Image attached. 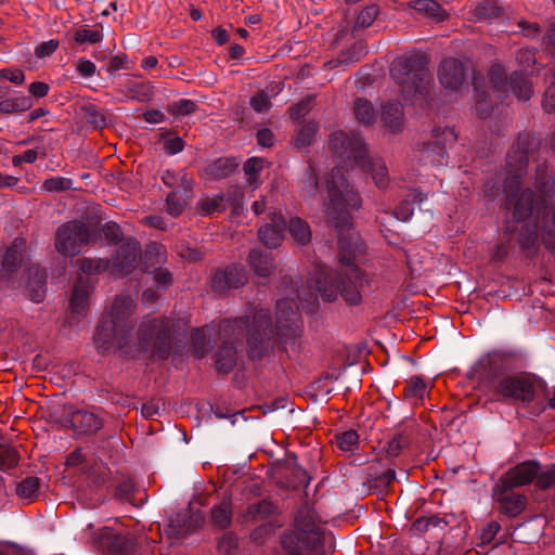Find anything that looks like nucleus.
<instances>
[{"label": "nucleus", "instance_id": "2f4dec72", "mask_svg": "<svg viewBox=\"0 0 555 555\" xmlns=\"http://www.w3.org/2000/svg\"><path fill=\"white\" fill-rule=\"evenodd\" d=\"M39 487L40 480L38 477H27L17 485L16 493L22 499L34 500L38 496Z\"/></svg>", "mask_w": 555, "mask_h": 555}, {"label": "nucleus", "instance_id": "473e14b6", "mask_svg": "<svg viewBox=\"0 0 555 555\" xmlns=\"http://www.w3.org/2000/svg\"><path fill=\"white\" fill-rule=\"evenodd\" d=\"M264 160L262 158L253 157L244 164V171L249 185L256 188L258 185L259 173L263 169Z\"/></svg>", "mask_w": 555, "mask_h": 555}, {"label": "nucleus", "instance_id": "13d9d810", "mask_svg": "<svg viewBox=\"0 0 555 555\" xmlns=\"http://www.w3.org/2000/svg\"><path fill=\"white\" fill-rule=\"evenodd\" d=\"M501 530V526L496 521L489 522L481 532V541L483 544L491 543L499 531Z\"/></svg>", "mask_w": 555, "mask_h": 555}, {"label": "nucleus", "instance_id": "de8ad7c7", "mask_svg": "<svg viewBox=\"0 0 555 555\" xmlns=\"http://www.w3.org/2000/svg\"><path fill=\"white\" fill-rule=\"evenodd\" d=\"M218 547L221 553L233 555L238 547L237 538L232 532H227L220 539Z\"/></svg>", "mask_w": 555, "mask_h": 555}, {"label": "nucleus", "instance_id": "c85d7f7f", "mask_svg": "<svg viewBox=\"0 0 555 555\" xmlns=\"http://www.w3.org/2000/svg\"><path fill=\"white\" fill-rule=\"evenodd\" d=\"M289 233L293 238L301 245H305L311 240V231L306 221L300 218H292L288 223Z\"/></svg>", "mask_w": 555, "mask_h": 555}, {"label": "nucleus", "instance_id": "7c9ffc66", "mask_svg": "<svg viewBox=\"0 0 555 555\" xmlns=\"http://www.w3.org/2000/svg\"><path fill=\"white\" fill-rule=\"evenodd\" d=\"M211 519L221 529L228 528L232 521L231 503L223 501L211 509Z\"/></svg>", "mask_w": 555, "mask_h": 555}, {"label": "nucleus", "instance_id": "49530a36", "mask_svg": "<svg viewBox=\"0 0 555 555\" xmlns=\"http://www.w3.org/2000/svg\"><path fill=\"white\" fill-rule=\"evenodd\" d=\"M186 205V199L178 195V191H173L167 196V210L171 216H179Z\"/></svg>", "mask_w": 555, "mask_h": 555}, {"label": "nucleus", "instance_id": "9b49d317", "mask_svg": "<svg viewBox=\"0 0 555 555\" xmlns=\"http://www.w3.org/2000/svg\"><path fill=\"white\" fill-rule=\"evenodd\" d=\"M489 80L493 91H505L509 87L518 100L527 101L532 94V86L522 74L515 73L507 81L503 67L498 64L491 67Z\"/></svg>", "mask_w": 555, "mask_h": 555}, {"label": "nucleus", "instance_id": "a211bd4d", "mask_svg": "<svg viewBox=\"0 0 555 555\" xmlns=\"http://www.w3.org/2000/svg\"><path fill=\"white\" fill-rule=\"evenodd\" d=\"M493 498L499 503L501 513L509 516H518L527 505V498L520 493H513L511 490H499L498 482L493 487Z\"/></svg>", "mask_w": 555, "mask_h": 555}, {"label": "nucleus", "instance_id": "7ed1b4c3", "mask_svg": "<svg viewBox=\"0 0 555 555\" xmlns=\"http://www.w3.org/2000/svg\"><path fill=\"white\" fill-rule=\"evenodd\" d=\"M330 144L338 157L347 160L352 159L356 165L370 172L378 189H384L388 185V170L384 162L379 158L366 157L365 144L358 133L334 132Z\"/></svg>", "mask_w": 555, "mask_h": 555}, {"label": "nucleus", "instance_id": "bf43d9fd", "mask_svg": "<svg viewBox=\"0 0 555 555\" xmlns=\"http://www.w3.org/2000/svg\"><path fill=\"white\" fill-rule=\"evenodd\" d=\"M408 443V440L402 436L398 435L393 437L389 442L387 447V453L390 456H398L403 449V447Z\"/></svg>", "mask_w": 555, "mask_h": 555}, {"label": "nucleus", "instance_id": "09e8293b", "mask_svg": "<svg viewBox=\"0 0 555 555\" xmlns=\"http://www.w3.org/2000/svg\"><path fill=\"white\" fill-rule=\"evenodd\" d=\"M306 178L307 181L305 182L302 186V192L307 197H312L315 195L318 189H319V180L315 176L314 169L309 166L306 170Z\"/></svg>", "mask_w": 555, "mask_h": 555}, {"label": "nucleus", "instance_id": "5701e85b", "mask_svg": "<svg viewBox=\"0 0 555 555\" xmlns=\"http://www.w3.org/2000/svg\"><path fill=\"white\" fill-rule=\"evenodd\" d=\"M382 119L384 125L392 132L399 131L403 122L402 107L398 103H389L384 107Z\"/></svg>", "mask_w": 555, "mask_h": 555}, {"label": "nucleus", "instance_id": "39448f33", "mask_svg": "<svg viewBox=\"0 0 555 555\" xmlns=\"http://www.w3.org/2000/svg\"><path fill=\"white\" fill-rule=\"evenodd\" d=\"M390 73L406 100L426 94L433 81L428 68L417 56L396 59L391 64Z\"/></svg>", "mask_w": 555, "mask_h": 555}, {"label": "nucleus", "instance_id": "2eb2a0df", "mask_svg": "<svg viewBox=\"0 0 555 555\" xmlns=\"http://www.w3.org/2000/svg\"><path fill=\"white\" fill-rule=\"evenodd\" d=\"M232 193L233 198L231 196L225 198L222 194H216L211 196L205 195L197 202L196 209L201 215L209 216L215 212L224 210L228 206L233 208L241 207V191L238 189H234Z\"/></svg>", "mask_w": 555, "mask_h": 555}, {"label": "nucleus", "instance_id": "4d7b16f0", "mask_svg": "<svg viewBox=\"0 0 555 555\" xmlns=\"http://www.w3.org/2000/svg\"><path fill=\"white\" fill-rule=\"evenodd\" d=\"M250 106L258 113H261L270 107L269 96L266 92L261 91L250 99Z\"/></svg>", "mask_w": 555, "mask_h": 555}, {"label": "nucleus", "instance_id": "f03ea898", "mask_svg": "<svg viewBox=\"0 0 555 555\" xmlns=\"http://www.w3.org/2000/svg\"><path fill=\"white\" fill-rule=\"evenodd\" d=\"M328 204L326 215L338 230L339 260L347 267L340 283L335 288L319 287L322 297L327 301L336 299L340 293L350 304H358L361 292L367 284L361 270L352 264L354 258L363 251V244L351 227V214L361 207L362 199L348 184L344 169L336 167L326 182Z\"/></svg>", "mask_w": 555, "mask_h": 555}, {"label": "nucleus", "instance_id": "cd10ccee", "mask_svg": "<svg viewBox=\"0 0 555 555\" xmlns=\"http://www.w3.org/2000/svg\"><path fill=\"white\" fill-rule=\"evenodd\" d=\"M31 106V99L25 95H18L0 101V112L3 114L25 112Z\"/></svg>", "mask_w": 555, "mask_h": 555}, {"label": "nucleus", "instance_id": "4be33fe9", "mask_svg": "<svg viewBox=\"0 0 555 555\" xmlns=\"http://www.w3.org/2000/svg\"><path fill=\"white\" fill-rule=\"evenodd\" d=\"M249 264L257 275L263 278L269 276L274 267L272 258L258 249L250 251Z\"/></svg>", "mask_w": 555, "mask_h": 555}, {"label": "nucleus", "instance_id": "3c124183", "mask_svg": "<svg viewBox=\"0 0 555 555\" xmlns=\"http://www.w3.org/2000/svg\"><path fill=\"white\" fill-rule=\"evenodd\" d=\"M59 46L60 42L56 39L43 41L35 48V55L39 59L50 56L57 50Z\"/></svg>", "mask_w": 555, "mask_h": 555}, {"label": "nucleus", "instance_id": "774afa93", "mask_svg": "<svg viewBox=\"0 0 555 555\" xmlns=\"http://www.w3.org/2000/svg\"><path fill=\"white\" fill-rule=\"evenodd\" d=\"M29 92L36 98H43L49 92V86L46 82L36 81L29 85Z\"/></svg>", "mask_w": 555, "mask_h": 555}, {"label": "nucleus", "instance_id": "ea45409f", "mask_svg": "<svg viewBox=\"0 0 555 555\" xmlns=\"http://www.w3.org/2000/svg\"><path fill=\"white\" fill-rule=\"evenodd\" d=\"M197 105L192 100L181 99L168 105V112L173 116H186L195 112Z\"/></svg>", "mask_w": 555, "mask_h": 555}, {"label": "nucleus", "instance_id": "20e7f679", "mask_svg": "<svg viewBox=\"0 0 555 555\" xmlns=\"http://www.w3.org/2000/svg\"><path fill=\"white\" fill-rule=\"evenodd\" d=\"M491 389L504 398H509L528 408L544 409L546 385L543 380L527 375H504L490 380Z\"/></svg>", "mask_w": 555, "mask_h": 555}, {"label": "nucleus", "instance_id": "338daca9", "mask_svg": "<svg viewBox=\"0 0 555 555\" xmlns=\"http://www.w3.org/2000/svg\"><path fill=\"white\" fill-rule=\"evenodd\" d=\"M257 142L263 147L273 145V133L270 129H262L257 132Z\"/></svg>", "mask_w": 555, "mask_h": 555}, {"label": "nucleus", "instance_id": "1a4fd4ad", "mask_svg": "<svg viewBox=\"0 0 555 555\" xmlns=\"http://www.w3.org/2000/svg\"><path fill=\"white\" fill-rule=\"evenodd\" d=\"M93 231L82 221H69L62 224L55 233V248L65 257H74L88 245Z\"/></svg>", "mask_w": 555, "mask_h": 555}, {"label": "nucleus", "instance_id": "58836bf2", "mask_svg": "<svg viewBox=\"0 0 555 555\" xmlns=\"http://www.w3.org/2000/svg\"><path fill=\"white\" fill-rule=\"evenodd\" d=\"M191 341L193 353L197 358H203L206 353L207 333L205 328H193L191 332Z\"/></svg>", "mask_w": 555, "mask_h": 555}, {"label": "nucleus", "instance_id": "412c9836", "mask_svg": "<svg viewBox=\"0 0 555 555\" xmlns=\"http://www.w3.org/2000/svg\"><path fill=\"white\" fill-rule=\"evenodd\" d=\"M214 358L218 371L222 373L230 372L236 363V348L234 347V341H224L215 353Z\"/></svg>", "mask_w": 555, "mask_h": 555}, {"label": "nucleus", "instance_id": "79ce46f5", "mask_svg": "<svg viewBox=\"0 0 555 555\" xmlns=\"http://www.w3.org/2000/svg\"><path fill=\"white\" fill-rule=\"evenodd\" d=\"M276 526L278 525L275 522L268 521L263 524H257V527L250 533V539L257 544H262L267 538L273 533Z\"/></svg>", "mask_w": 555, "mask_h": 555}, {"label": "nucleus", "instance_id": "f3484780", "mask_svg": "<svg viewBox=\"0 0 555 555\" xmlns=\"http://www.w3.org/2000/svg\"><path fill=\"white\" fill-rule=\"evenodd\" d=\"M66 423L79 435H92L103 426L102 420L93 412L76 410L68 414Z\"/></svg>", "mask_w": 555, "mask_h": 555}, {"label": "nucleus", "instance_id": "680f3d73", "mask_svg": "<svg viewBox=\"0 0 555 555\" xmlns=\"http://www.w3.org/2000/svg\"><path fill=\"white\" fill-rule=\"evenodd\" d=\"M154 282L160 288H167L172 282V275L167 269H157L154 273Z\"/></svg>", "mask_w": 555, "mask_h": 555}, {"label": "nucleus", "instance_id": "052dcab7", "mask_svg": "<svg viewBox=\"0 0 555 555\" xmlns=\"http://www.w3.org/2000/svg\"><path fill=\"white\" fill-rule=\"evenodd\" d=\"M39 152L37 150H27L23 154L14 155L12 158L13 166L17 167L23 163L33 164L37 160Z\"/></svg>", "mask_w": 555, "mask_h": 555}, {"label": "nucleus", "instance_id": "72a5a7b5", "mask_svg": "<svg viewBox=\"0 0 555 555\" xmlns=\"http://www.w3.org/2000/svg\"><path fill=\"white\" fill-rule=\"evenodd\" d=\"M473 85L476 90V113L480 118H486L490 115L491 104L488 101V94L485 91L479 90L478 77H473Z\"/></svg>", "mask_w": 555, "mask_h": 555}, {"label": "nucleus", "instance_id": "dca6fc26", "mask_svg": "<svg viewBox=\"0 0 555 555\" xmlns=\"http://www.w3.org/2000/svg\"><path fill=\"white\" fill-rule=\"evenodd\" d=\"M247 281V274L244 268L240 266H230L223 271H218L211 281V287L217 293H223L230 288L243 286Z\"/></svg>", "mask_w": 555, "mask_h": 555}, {"label": "nucleus", "instance_id": "37998d69", "mask_svg": "<svg viewBox=\"0 0 555 555\" xmlns=\"http://www.w3.org/2000/svg\"><path fill=\"white\" fill-rule=\"evenodd\" d=\"M337 446L343 451H352L358 446L359 436L354 430H347L336 436Z\"/></svg>", "mask_w": 555, "mask_h": 555}, {"label": "nucleus", "instance_id": "bb28decb", "mask_svg": "<svg viewBox=\"0 0 555 555\" xmlns=\"http://www.w3.org/2000/svg\"><path fill=\"white\" fill-rule=\"evenodd\" d=\"M410 7L415 11L425 14L426 16L434 17L437 20H443L446 12L440 4L435 0H414L411 1Z\"/></svg>", "mask_w": 555, "mask_h": 555}, {"label": "nucleus", "instance_id": "a19ab883", "mask_svg": "<svg viewBox=\"0 0 555 555\" xmlns=\"http://www.w3.org/2000/svg\"><path fill=\"white\" fill-rule=\"evenodd\" d=\"M18 455L14 448L0 446V469H10L17 465Z\"/></svg>", "mask_w": 555, "mask_h": 555}, {"label": "nucleus", "instance_id": "8fccbe9b", "mask_svg": "<svg viewBox=\"0 0 555 555\" xmlns=\"http://www.w3.org/2000/svg\"><path fill=\"white\" fill-rule=\"evenodd\" d=\"M537 486L546 490L555 486V466L547 468L544 472H538V476L535 477Z\"/></svg>", "mask_w": 555, "mask_h": 555}, {"label": "nucleus", "instance_id": "f257e3e1", "mask_svg": "<svg viewBox=\"0 0 555 555\" xmlns=\"http://www.w3.org/2000/svg\"><path fill=\"white\" fill-rule=\"evenodd\" d=\"M134 310V300L128 295H119L113 301L109 310L103 315L96 327L93 340L101 351L113 348L125 350V353L142 354L149 359H168L172 346L179 336L184 335L188 322L184 319L146 318L138 330L134 349H130V332L133 330L130 317Z\"/></svg>", "mask_w": 555, "mask_h": 555}, {"label": "nucleus", "instance_id": "e2e57ef3", "mask_svg": "<svg viewBox=\"0 0 555 555\" xmlns=\"http://www.w3.org/2000/svg\"><path fill=\"white\" fill-rule=\"evenodd\" d=\"M414 208L413 203L410 201H403L396 209V218L401 221H408L413 215Z\"/></svg>", "mask_w": 555, "mask_h": 555}, {"label": "nucleus", "instance_id": "ddd939ff", "mask_svg": "<svg viewBox=\"0 0 555 555\" xmlns=\"http://www.w3.org/2000/svg\"><path fill=\"white\" fill-rule=\"evenodd\" d=\"M474 73L470 61L447 59L439 66V80L443 88L459 90L466 77Z\"/></svg>", "mask_w": 555, "mask_h": 555}, {"label": "nucleus", "instance_id": "864d4df0", "mask_svg": "<svg viewBox=\"0 0 555 555\" xmlns=\"http://www.w3.org/2000/svg\"><path fill=\"white\" fill-rule=\"evenodd\" d=\"M516 60L519 66L527 72L531 65L535 64V55L532 50L521 49L517 52Z\"/></svg>", "mask_w": 555, "mask_h": 555}, {"label": "nucleus", "instance_id": "c03bdc74", "mask_svg": "<svg viewBox=\"0 0 555 555\" xmlns=\"http://www.w3.org/2000/svg\"><path fill=\"white\" fill-rule=\"evenodd\" d=\"M343 264H344V271L340 273L339 280H341V278H344V272L347 267L346 263H343ZM328 280L333 281V278H331L328 274L322 272V279L320 278L318 281H315L313 283V285H309V288L311 289V292H310V298L308 300L314 301L318 297V294H320L322 296V293L319 291V287L335 288L340 283V281H338L335 285L331 284L330 286H327L326 284H327Z\"/></svg>", "mask_w": 555, "mask_h": 555}, {"label": "nucleus", "instance_id": "a18cd8bd", "mask_svg": "<svg viewBox=\"0 0 555 555\" xmlns=\"http://www.w3.org/2000/svg\"><path fill=\"white\" fill-rule=\"evenodd\" d=\"M72 184V180L68 178L52 177L43 182L42 189L47 192H60L69 190Z\"/></svg>", "mask_w": 555, "mask_h": 555}, {"label": "nucleus", "instance_id": "0e129e2a", "mask_svg": "<svg viewBox=\"0 0 555 555\" xmlns=\"http://www.w3.org/2000/svg\"><path fill=\"white\" fill-rule=\"evenodd\" d=\"M184 147V142L181 138L175 137L165 141L164 150L170 155L181 152Z\"/></svg>", "mask_w": 555, "mask_h": 555}, {"label": "nucleus", "instance_id": "4468645a", "mask_svg": "<svg viewBox=\"0 0 555 555\" xmlns=\"http://www.w3.org/2000/svg\"><path fill=\"white\" fill-rule=\"evenodd\" d=\"M278 507L270 500H261L247 506L246 511L238 516V521L244 526L275 522Z\"/></svg>", "mask_w": 555, "mask_h": 555}, {"label": "nucleus", "instance_id": "aec40b11", "mask_svg": "<svg viewBox=\"0 0 555 555\" xmlns=\"http://www.w3.org/2000/svg\"><path fill=\"white\" fill-rule=\"evenodd\" d=\"M299 305L292 298L280 299L276 304L275 326L283 331L296 319Z\"/></svg>", "mask_w": 555, "mask_h": 555}, {"label": "nucleus", "instance_id": "69168bd1", "mask_svg": "<svg viewBox=\"0 0 555 555\" xmlns=\"http://www.w3.org/2000/svg\"><path fill=\"white\" fill-rule=\"evenodd\" d=\"M543 107L547 113L555 112V86H550L543 98Z\"/></svg>", "mask_w": 555, "mask_h": 555}, {"label": "nucleus", "instance_id": "6e6d98bb", "mask_svg": "<svg viewBox=\"0 0 555 555\" xmlns=\"http://www.w3.org/2000/svg\"><path fill=\"white\" fill-rule=\"evenodd\" d=\"M76 70L80 76L89 78L95 74L96 67L92 61L81 57L76 63Z\"/></svg>", "mask_w": 555, "mask_h": 555}, {"label": "nucleus", "instance_id": "f8f14e48", "mask_svg": "<svg viewBox=\"0 0 555 555\" xmlns=\"http://www.w3.org/2000/svg\"><path fill=\"white\" fill-rule=\"evenodd\" d=\"M537 461H525L509 468L498 481V489L512 490L531 483L538 476Z\"/></svg>", "mask_w": 555, "mask_h": 555}, {"label": "nucleus", "instance_id": "a878e982", "mask_svg": "<svg viewBox=\"0 0 555 555\" xmlns=\"http://www.w3.org/2000/svg\"><path fill=\"white\" fill-rule=\"evenodd\" d=\"M353 114L356 119L364 126L372 125L376 119V111L374 106L365 99L354 100Z\"/></svg>", "mask_w": 555, "mask_h": 555}, {"label": "nucleus", "instance_id": "e433bc0d", "mask_svg": "<svg viewBox=\"0 0 555 555\" xmlns=\"http://www.w3.org/2000/svg\"><path fill=\"white\" fill-rule=\"evenodd\" d=\"M317 133V125L314 122H308L301 125L295 137V144L297 147H304L309 145Z\"/></svg>", "mask_w": 555, "mask_h": 555}, {"label": "nucleus", "instance_id": "603ef678", "mask_svg": "<svg viewBox=\"0 0 555 555\" xmlns=\"http://www.w3.org/2000/svg\"><path fill=\"white\" fill-rule=\"evenodd\" d=\"M0 79L9 80L15 85H23L25 75L24 72L18 68H3L0 69Z\"/></svg>", "mask_w": 555, "mask_h": 555}, {"label": "nucleus", "instance_id": "c756f323", "mask_svg": "<svg viewBox=\"0 0 555 555\" xmlns=\"http://www.w3.org/2000/svg\"><path fill=\"white\" fill-rule=\"evenodd\" d=\"M427 393V385L423 378L418 376L411 377L404 387V397L408 400L417 402Z\"/></svg>", "mask_w": 555, "mask_h": 555}, {"label": "nucleus", "instance_id": "0eeeda50", "mask_svg": "<svg viewBox=\"0 0 555 555\" xmlns=\"http://www.w3.org/2000/svg\"><path fill=\"white\" fill-rule=\"evenodd\" d=\"M320 533V525L312 518L309 525H305L300 517L297 529L285 534L282 544L289 555H324Z\"/></svg>", "mask_w": 555, "mask_h": 555}, {"label": "nucleus", "instance_id": "9d476101", "mask_svg": "<svg viewBox=\"0 0 555 555\" xmlns=\"http://www.w3.org/2000/svg\"><path fill=\"white\" fill-rule=\"evenodd\" d=\"M93 287L94 283L90 278L78 276L75 281L69 298V324L79 323L88 314Z\"/></svg>", "mask_w": 555, "mask_h": 555}, {"label": "nucleus", "instance_id": "6e6552de", "mask_svg": "<svg viewBox=\"0 0 555 555\" xmlns=\"http://www.w3.org/2000/svg\"><path fill=\"white\" fill-rule=\"evenodd\" d=\"M272 332L271 319L269 312L266 309L255 310L253 315L235 319L233 321H227L220 328V334L224 338H229L230 335L238 337H247V343L253 346L258 336H267V332Z\"/></svg>", "mask_w": 555, "mask_h": 555}, {"label": "nucleus", "instance_id": "f704fd0d", "mask_svg": "<svg viewBox=\"0 0 555 555\" xmlns=\"http://www.w3.org/2000/svg\"><path fill=\"white\" fill-rule=\"evenodd\" d=\"M44 275L39 270L36 271V280L29 282L26 286L29 298L35 302H40L44 298L46 289H44Z\"/></svg>", "mask_w": 555, "mask_h": 555}, {"label": "nucleus", "instance_id": "423d86ee", "mask_svg": "<svg viewBox=\"0 0 555 555\" xmlns=\"http://www.w3.org/2000/svg\"><path fill=\"white\" fill-rule=\"evenodd\" d=\"M141 248L137 241L127 240L118 246L116 255L111 261H106L104 259L82 258L77 260V264L82 273L81 276L85 278H89L88 275L99 274L107 270L113 275L122 278L133 272L138 267V257Z\"/></svg>", "mask_w": 555, "mask_h": 555}, {"label": "nucleus", "instance_id": "393cba45", "mask_svg": "<svg viewBox=\"0 0 555 555\" xmlns=\"http://www.w3.org/2000/svg\"><path fill=\"white\" fill-rule=\"evenodd\" d=\"M25 249L26 240L22 237L15 238L12 245L5 251L3 266L9 270H13L22 262Z\"/></svg>", "mask_w": 555, "mask_h": 555}, {"label": "nucleus", "instance_id": "4c0bfd02", "mask_svg": "<svg viewBox=\"0 0 555 555\" xmlns=\"http://www.w3.org/2000/svg\"><path fill=\"white\" fill-rule=\"evenodd\" d=\"M74 39L77 43H99L103 39V34L99 29H91L88 27H80L76 29Z\"/></svg>", "mask_w": 555, "mask_h": 555}, {"label": "nucleus", "instance_id": "c9c22d12", "mask_svg": "<svg viewBox=\"0 0 555 555\" xmlns=\"http://www.w3.org/2000/svg\"><path fill=\"white\" fill-rule=\"evenodd\" d=\"M379 9L376 4H369L361 9L356 20V28H367L376 20Z\"/></svg>", "mask_w": 555, "mask_h": 555}, {"label": "nucleus", "instance_id": "b1692460", "mask_svg": "<svg viewBox=\"0 0 555 555\" xmlns=\"http://www.w3.org/2000/svg\"><path fill=\"white\" fill-rule=\"evenodd\" d=\"M162 180L167 186L175 188L178 191L182 190L185 193L192 190L194 183L193 179L188 178L184 171L165 170Z\"/></svg>", "mask_w": 555, "mask_h": 555}, {"label": "nucleus", "instance_id": "5fc2aeb1", "mask_svg": "<svg viewBox=\"0 0 555 555\" xmlns=\"http://www.w3.org/2000/svg\"><path fill=\"white\" fill-rule=\"evenodd\" d=\"M311 109V99L307 98L301 100L291 109V118L293 120H299L306 116Z\"/></svg>", "mask_w": 555, "mask_h": 555}, {"label": "nucleus", "instance_id": "6ab92c4d", "mask_svg": "<svg viewBox=\"0 0 555 555\" xmlns=\"http://www.w3.org/2000/svg\"><path fill=\"white\" fill-rule=\"evenodd\" d=\"M285 225L282 215L273 212L271 223L259 229L260 241L270 248L280 246L284 237Z\"/></svg>", "mask_w": 555, "mask_h": 555}]
</instances>
